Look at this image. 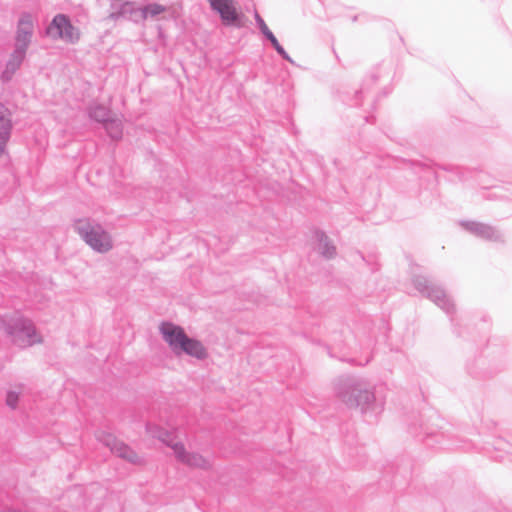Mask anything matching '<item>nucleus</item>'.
<instances>
[{"label":"nucleus","mask_w":512,"mask_h":512,"mask_svg":"<svg viewBox=\"0 0 512 512\" xmlns=\"http://www.w3.org/2000/svg\"><path fill=\"white\" fill-rule=\"evenodd\" d=\"M336 399L364 418H377L384 410L385 399L378 397L376 386L365 378H345L334 385Z\"/></svg>","instance_id":"1"},{"label":"nucleus","mask_w":512,"mask_h":512,"mask_svg":"<svg viewBox=\"0 0 512 512\" xmlns=\"http://www.w3.org/2000/svg\"><path fill=\"white\" fill-rule=\"evenodd\" d=\"M158 329L163 341L175 356H187L197 361L208 359L209 351L204 343L188 336L181 326L164 321L160 323Z\"/></svg>","instance_id":"2"},{"label":"nucleus","mask_w":512,"mask_h":512,"mask_svg":"<svg viewBox=\"0 0 512 512\" xmlns=\"http://www.w3.org/2000/svg\"><path fill=\"white\" fill-rule=\"evenodd\" d=\"M0 330L12 344L20 348H27L43 341L33 321L19 312L1 315Z\"/></svg>","instance_id":"3"},{"label":"nucleus","mask_w":512,"mask_h":512,"mask_svg":"<svg viewBox=\"0 0 512 512\" xmlns=\"http://www.w3.org/2000/svg\"><path fill=\"white\" fill-rule=\"evenodd\" d=\"M75 232L94 252L99 254L109 253L114 248L112 234L94 219L84 218L75 221Z\"/></svg>","instance_id":"4"},{"label":"nucleus","mask_w":512,"mask_h":512,"mask_svg":"<svg viewBox=\"0 0 512 512\" xmlns=\"http://www.w3.org/2000/svg\"><path fill=\"white\" fill-rule=\"evenodd\" d=\"M46 34L53 40H62L75 44L80 39V30L64 14H57L46 29Z\"/></svg>","instance_id":"5"},{"label":"nucleus","mask_w":512,"mask_h":512,"mask_svg":"<svg viewBox=\"0 0 512 512\" xmlns=\"http://www.w3.org/2000/svg\"><path fill=\"white\" fill-rule=\"evenodd\" d=\"M96 439L103 445L108 447L110 451L119 458H122L132 464H142L143 459L128 445L117 440L111 433L107 431H98Z\"/></svg>","instance_id":"6"},{"label":"nucleus","mask_w":512,"mask_h":512,"mask_svg":"<svg viewBox=\"0 0 512 512\" xmlns=\"http://www.w3.org/2000/svg\"><path fill=\"white\" fill-rule=\"evenodd\" d=\"M414 285L416 289L425 294L431 301L447 313L454 310V304L446 292L435 285H429L428 281L424 277H416L414 279Z\"/></svg>","instance_id":"7"},{"label":"nucleus","mask_w":512,"mask_h":512,"mask_svg":"<svg viewBox=\"0 0 512 512\" xmlns=\"http://www.w3.org/2000/svg\"><path fill=\"white\" fill-rule=\"evenodd\" d=\"M174 446V455L177 461L194 469H209L212 466V459L198 452L190 451L185 448L183 443Z\"/></svg>","instance_id":"8"},{"label":"nucleus","mask_w":512,"mask_h":512,"mask_svg":"<svg viewBox=\"0 0 512 512\" xmlns=\"http://www.w3.org/2000/svg\"><path fill=\"white\" fill-rule=\"evenodd\" d=\"M33 18L30 14L21 16L18 22L14 50L26 54L33 36Z\"/></svg>","instance_id":"9"},{"label":"nucleus","mask_w":512,"mask_h":512,"mask_svg":"<svg viewBox=\"0 0 512 512\" xmlns=\"http://www.w3.org/2000/svg\"><path fill=\"white\" fill-rule=\"evenodd\" d=\"M211 9L220 15L225 25H236L239 19L236 3L233 0H207Z\"/></svg>","instance_id":"10"},{"label":"nucleus","mask_w":512,"mask_h":512,"mask_svg":"<svg viewBox=\"0 0 512 512\" xmlns=\"http://www.w3.org/2000/svg\"><path fill=\"white\" fill-rule=\"evenodd\" d=\"M12 115L10 110L0 103V155L4 153L5 147L10 139L12 131Z\"/></svg>","instance_id":"11"},{"label":"nucleus","mask_w":512,"mask_h":512,"mask_svg":"<svg viewBox=\"0 0 512 512\" xmlns=\"http://www.w3.org/2000/svg\"><path fill=\"white\" fill-rule=\"evenodd\" d=\"M314 248L327 259H331L336 255V247L329 237L322 231H315L313 235Z\"/></svg>","instance_id":"12"},{"label":"nucleus","mask_w":512,"mask_h":512,"mask_svg":"<svg viewBox=\"0 0 512 512\" xmlns=\"http://www.w3.org/2000/svg\"><path fill=\"white\" fill-rule=\"evenodd\" d=\"M25 56L26 54L13 50L2 72V79L4 81H9L13 77L15 72L20 68Z\"/></svg>","instance_id":"13"},{"label":"nucleus","mask_w":512,"mask_h":512,"mask_svg":"<svg viewBox=\"0 0 512 512\" xmlns=\"http://www.w3.org/2000/svg\"><path fill=\"white\" fill-rule=\"evenodd\" d=\"M463 226L471 233L483 237L485 239H494L497 238L498 236L497 231L494 230V228L482 223L467 222L464 223Z\"/></svg>","instance_id":"14"},{"label":"nucleus","mask_w":512,"mask_h":512,"mask_svg":"<svg viewBox=\"0 0 512 512\" xmlns=\"http://www.w3.org/2000/svg\"><path fill=\"white\" fill-rule=\"evenodd\" d=\"M153 429H158V425L152 424V423H148L146 425V431L151 437L159 439L160 441L165 443L167 446L171 447L173 451H174L173 445L181 444V442L175 441L173 433L169 432L168 430H165L162 428L161 432L157 433V432H154Z\"/></svg>","instance_id":"15"},{"label":"nucleus","mask_w":512,"mask_h":512,"mask_svg":"<svg viewBox=\"0 0 512 512\" xmlns=\"http://www.w3.org/2000/svg\"><path fill=\"white\" fill-rule=\"evenodd\" d=\"M104 127L112 139H119L122 136V122L120 119L109 118Z\"/></svg>","instance_id":"16"},{"label":"nucleus","mask_w":512,"mask_h":512,"mask_svg":"<svg viewBox=\"0 0 512 512\" xmlns=\"http://www.w3.org/2000/svg\"><path fill=\"white\" fill-rule=\"evenodd\" d=\"M89 115L92 119L103 124L106 123L109 118H111L109 109L103 105L92 106L89 110Z\"/></svg>","instance_id":"17"},{"label":"nucleus","mask_w":512,"mask_h":512,"mask_svg":"<svg viewBox=\"0 0 512 512\" xmlns=\"http://www.w3.org/2000/svg\"><path fill=\"white\" fill-rule=\"evenodd\" d=\"M23 391H24V387L18 386V387L11 389L7 392L6 404L11 409L17 408L20 396L23 394Z\"/></svg>","instance_id":"18"},{"label":"nucleus","mask_w":512,"mask_h":512,"mask_svg":"<svg viewBox=\"0 0 512 512\" xmlns=\"http://www.w3.org/2000/svg\"><path fill=\"white\" fill-rule=\"evenodd\" d=\"M145 9V18H155L162 13H165L169 10V7L158 4V3H150L144 6Z\"/></svg>","instance_id":"19"},{"label":"nucleus","mask_w":512,"mask_h":512,"mask_svg":"<svg viewBox=\"0 0 512 512\" xmlns=\"http://www.w3.org/2000/svg\"><path fill=\"white\" fill-rule=\"evenodd\" d=\"M266 38L271 42V44L273 45V47L275 48V50L277 51L278 54H280L285 60L292 62L291 58L286 53L284 48L279 44L278 40L276 39V37L274 36V34L272 32L269 33L266 36Z\"/></svg>","instance_id":"20"},{"label":"nucleus","mask_w":512,"mask_h":512,"mask_svg":"<svg viewBox=\"0 0 512 512\" xmlns=\"http://www.w3.org/2000/svg\"><path fill=\"white\" fill-rule=\"evenodd\" d=\"M266 38L271 42V44L273 45V47L275 48V50L277 51L278 54H280L285 60L292 62L291 58L286 53L284 48L279 44L278 40L276 39V37L274 36V34L272 32L269 33L266 36Z\"/></svg>","instance_id":"21"},{"label":"nucleus","mask_w":512,"mask_h":512,"mask_svg":"<svg viewBox=\"0 0 512 512\" xmlns=\"http://www.w3.org/2000/svg\"><path fill=\"white\" fill-rule=\"evenodd\" d=\"M266 38L271 42V44L273 45V47L275 48V50L277 51L278 54H280L285 60L292 62L291 58L286 53L284 48L279 44L278 40L276 39V37L274 36V34L272 32L269 33L266 36Z\"/></svg>","instance_id":"22"},{"label":"nucleus","mask_w":512,"mask_h":512,"mask_svg":"<svg viewBox=\"0 0 512 512\" xmlns=\"http://www.w3.org/2000/svg\"><path fill=\"white\" fill-rule=\"evenodd\" d=\"M134 4L132 2H125L121 5L119 13H112V18H118L119 16L127 17L129 19L130 14L134 10Z\"/></svg>","instance_id":"23"},{"label":"nucleus","mask_w":512,"mask_h":512,"mask_svg":"<svg viewBox=\"0 0 512 512\" xmlns=\"http://www.w3.org/2000/svg\"><path fill=\"white\" fill-rule=\"evenodd\" d=\"M129 19L136 23L146 20L144 6L140 8L135 7L129 16Z\"/></svg>","instance_id":"24"},{"label":"nucleus","mask_w":512,"mask_h":512,"mask_svg":"<svg viewBox=\"0 0 512 512\" xmlns=\"http://www.w3.org/2000/svg\"><path fill=\"white\" fill-rule=\"evenodd\" d=\"M255 20H256V23L258 24L259 29L265 35V37L269 33H271L270 29L268 28V26L266 25V23L264 22V20L261 18V16L258 13L255 14Z\"/></svg>","instance_id":"25"},{"label":"nucleus","mask_w":512,"mask_h":512,"mask_svg":"<svg viewBox=\"0 0 512 512\" xmlns=\"http://www.w3.org/2000/svg\"><path fill=\"white\" fill-rule=\"evenodd\" d=\"M153 430H154V432L160 433L162 428L160 426H158V429H153Z\"/></svg>","instance_id":"26"}]
</instances>
